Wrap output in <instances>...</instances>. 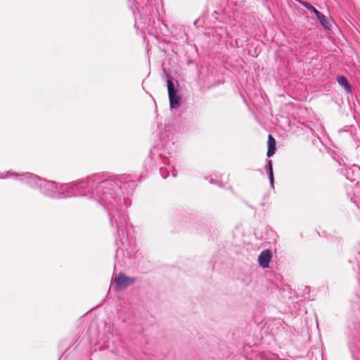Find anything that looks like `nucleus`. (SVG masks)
I'll use <instances>...</instances> for the list:
<instances>
[{
    "label": "nucleus",
    "mask_w": 360,
    "mask_h": 360,
    "mask_svg": "<svg viewBox=\"0 0 360 360\" xmlns=\"http://www.w3.org/2000/svg\"><path fill=\"white\" fill-rule=\"evenodd\" d=\"M338 82L341 86L345 87V90L347 92H349L351 91L350 85L345 77L340 76V77H338Z\"/></svg>",
    "instance_id": "9b49d317"
},
{
    "label": "nucleus",
    "mask_w": 360,
    "mask_h": 360,
    "mask_svg": "<svg viewBox=\"0 0 360 360\" xmlns=\"http://www.w3.org/2000/svg\"><path fill=\"white\" fill-rule=\"evenodd\" d=\"M338 164H339V165H341V162H340V159H338Z\"/></svg>",
    "instance_id": "2eb2a0df"
},
{
    "label": "nucleus",
    "mask_w": 360,
    "mask_h": 360,
    "mask_svg": "<svg viewBox=\"0 0 360 360\" xmlns=\"http://www.w3.org/2000/svg\"><path fill=\"white\" fill-rule=\"evenodd\" d=\"M271 259V254L270 251L266 250H263L258 257V262L262 268H267Z\"/></svg>",
    "instance_id": "6e6552de"
},
{
    "label": "nucleus",
    "mask_w": 360,
    "mask_h": 360,
    "mask_svg": "<svg viewBox=\"0 0 360 360\" xmlns=\"http://www.w3.org/2000/svg\"><path fill=\"white\" fill-rule=\"evenodd\" d=\"M264 169L266 171L269 181L270 185L271 188H274V172H273V163L271 160H268L266 161V165L264 167Z\"/></svg>",
    "instance_id": "1a4fd4ad"
},
{
    "label": "nucleus",
    "mask_w": 360,
    "mask_h": 360,
    "mask_svg": "<svg viewBox=\"0 0 360 360\" xmlns=\"http://www.w3.org/2000/svg\"><path fill=\"white\" fill-rule=\"evenodd\" d=\"M105 347H106L107 348H109V347H110V345H109V343H108V344L105 345Z\"/></svg>",
    "instance_id": "4468645a"
},
{
    "label": "nucleus",
    "mask_w": 360,
    "mask_h": 360,
    "mask_svg": "<svg viewBox=\"0 0 360 360\" xmlns=\"http://www.w3.org/2000/svg\"><path fill=\"white\" fill-rule=\"evenodd\" d=\"M116 181L120 185L121 190H127L128 194L132 193L138 185L137 180L130 174H122Z\"/></svg>",
    "instance_id": "7ed1b4c3"
},
{
    "label": "nucleus",
    "mask_w": 360,
    "mask_h": 360,
    "mask_svg": "<svg viewBox=\"0 0 360 360\" xmlns=\"http://www.w3.org/2000/svg\"><path fill=\"white\" fill-rule=\"evenodd\" d=\"M78 198H82L96 205H102L108 212L110 224L116 234L118 245L116 257L120 251L130 258L135 250L128 244L127 229L129 224L125 210L131 205L129 198L124 197L117 181L107 179L101 181L98 174L84 179H79Z\"/></svg>",
    "instance_id": "f257e3e1"
},
{
    "label": "nucleus",
    "mask_w": 360,
    "mask_h": 360,
    "mask_svg": "<svg viewBox=\"0 0 360 360\" xmlns=\"http://www.w3.org/2000/svg\"><path fill=\"white\" fill-rule=\"evenodd\" d=\"M210 183L211 184H216L219 187H224L225 186V184H226V181L224 183L221 181H218V180H215V179H211Z\"/></svg>",
    "instance_id": "ddd939ff"
},
{
    "label": "nucleus",
    "mask_w": 360,
    "mask_h": 360,
    "mask_svg": "<svg viewBox=\"0 0 360 360\" xmlns=\"http://www.w3.org/2000/svg\"><path fill=\"white\" fill-rule=\"evenodd\" d=\"M9 178L22 181L33 188H39L44 195L53 199L79 197V180L59 185L56 181H47L30 172L18 173L12 170L0 172V179Z\"/></svg>",
    "instance_id": "f03ea898"
},
{
    "label": "nucleus",
    "mask_w": 360,
    "mask_h": 360,
    "mask_svg": "<svg viewBox=\"0 0 360 360\" xmlns=\"http://www.w3.org/2000/svg\"><path fill=\"white\" fill-rule=\"evenodd\" d=\"M268 150L267 156L269 158L275 154L276 149V143L275 139L271 134L268 136Z\"/></svg>",
    "instance_id": "9d476101"
},
{
    "label": "nucleus",
    "mask_w": 360,
    "mask_h": 360,
    "mask_svg": "<svg viewBox=\"0 0 360 360\" xmlns=\"http://www.w3.org/2000/svg\"><path fill=\"white\" fill-rule=\"evenodd\" d=\"M316 17L325 29H330V22L325 15L320 13V15Z\"/></svg>",
    "instance_id": "f8f14e48"
},
{
    "label": "nucleus",
    "mask_w": 360,
    "mask_h": 360,
    "mask_svg": "<svg viewBox=\"0 0 360 360\" xmlns=\"http://www.w3.org/2000/svg\"><path fill=\"white\" fill-rule=\"evenodd\" d=\"M114 281L115 283V288L117 291H119L132 285L135 281V278L127 276L121 272L115 278Z\"/></svg>",
    "instance_id": "20e7f679"
},
{
    "label": "nucleus",
    "mask_w": 360,
    "mask_h": 360,
    "mask_svg": "<svg viewBox=\"0 0 360 360\" xmlns=\"http://www.w3.org/2000/svg\"><path fill=\"white\" fill-rule=\"evenodd\" d=\"M164 165L161 166L160 168V174L163 179H166L169 176V172H172V175L173 177H176L177 173L176 169H174V166L171 165L168 159H165L164 162Z\"/></svg>",
    "instance_id": "423d86ee"
},
{
    "label": "nucleus",
    "mask_w": 360,
    "mask_h": 360,
    "mask_svg": "<svg viewBox=\"0 0 360 360\" xmlns=\"http://www.w3.org/2000/svg\"><path fill=\"white\" fill-rule=\"evenodd\" d=\"M167 83L170 106L172 108H176L180 105L181 98L176 94L173 82L168 79Z\"/></svg>",
    "instance_id": "39448f33"
},
{
    "label": "nucleus",
    "mask_w": 360,
    "mask_h": 360,
    "mask_svg": "<svg viewBox=\"0 0 360 360\" xmlns=\"http://www.w3.org/2000/svg\"><path fill=\"white\" fill-rule=\"evenodd\" d=\"M344 174L347 179L351 181H355L360 175V167L353 164L350 167L345 169Z\"/></svg>",
    "instance_id": "0eeeda50"
}]
</instances>
